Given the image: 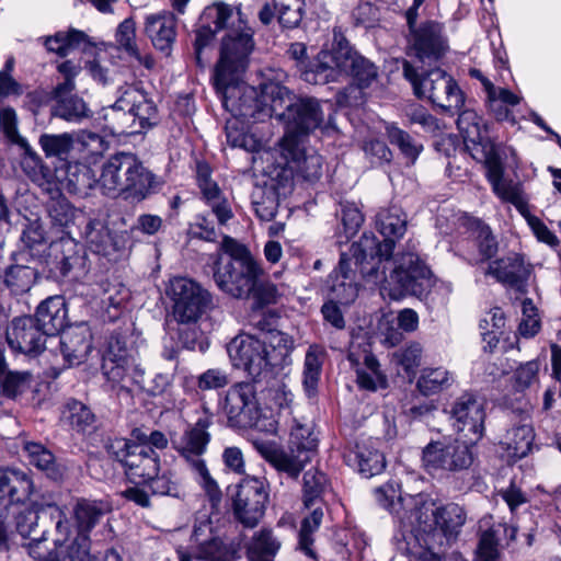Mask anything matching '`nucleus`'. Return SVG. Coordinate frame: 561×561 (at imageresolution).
Here are the masks:
<instances>
[{
	"label": "nucleus",
	"instance_id": "nucleus-1",
	"mask_svg": "<svg viewBox=\"0 0 561 561\" xmlns=\"http://www.w3.org/2000/svg\"><path fill=\"white\" fill-rule=\"evenodd\" d=\"M376 226L385 237L380 242L373 233H364L352 244L347 259L359 270L369 284L379 286L381 293L398 300L405 295L426 296L434 279L430 268L412 252L402 253L393 261L391 254L397 239L407 230V216L399 207L378 213Z\"/></svg>",
	"mask_w": 561,
	"mask_h": 561
},
{
	"label": "nucleus",
	"instance_id": "nucleus-2",
	"mask_svg": "<svg viewBox=\"0 0 561 561\" xmlns=\"http://www.w3.org/2000/svg\"><path fill=\"white\" fill-rule=\"evenodd\" d=\"M376 499L397 515L400 528L424 536L425 545L442 546L443 539L455 538L466 522L465 511L458 504L436 506L422 494L402 496L392 483L378 488Z\"/></svg>",
	"mask_w": 561,
	"mask_h": 561
},
{
	"label": "nucleus",
	"instance_id": "nucleus-3",
	"mask_svg": "<svg viewBox=\"0 0 561 561\" xmlns=\"http://www.w3.org/2000/svg\"><path fill=\"white\" fill-rule=\"evenodd\" d=\"M226 30L222 38L220 58L215 69L214 80L226 82L228 76L236 80L243 75L249 61V55L253 49L252 32L247 26L239 9L218 2L207 7L201 19V25L196 31L195 55L198 64H202V49L209 44L214 35Z\"/></svg>",
	"mask_w": 561,
	"mask_h": 561
},
{
	"label": "nucleus",
	"instance_id": "nucleus-4",
	"mask_svg": "<svg viewBox=\"0 0 561 561\" xmlns=\"http://www.w3.org/2000/svg\"><path fill=\"white\" fill-rule=\"evenodd\" d=\"M236 122L226 125L227 140L232 147L256 152L253 157L254 168L278 185H285L295 176L306 181H314L322 173V157L313 149L305 148L302 141L290 135L283 137L278 147L273 150L260 151L261 144L247 133L239 130Z\"/></svg>",
	"mask_w": 561,
	"mask_h": 561
},
{
	"label": "nucleus",
	"instance_id": "nucleus-5",
	"mask_svg": "<svg viewBox=\"0 0 561 561\" xmlns=\"http://www.w3.org/2000/svg\"><path fill=\"white\" fill-rule=\"evenodd\" d=\"M293 350V337L277 330L262 331L259 335L239 334L227 346L232 365L252 378L288 364Z\"/></svg>",
	"mask_w": 561,
	"mask_h": 561
},
{
	"label": "nucleus",
	"instance_id": "nucleus-6",
	"mask_svg": "<svg viewBox=\"0 0 561 561\" xmlns=\"http://www.w3.org/2000/svg\"><path fill=\"white\" fill-rule=\"evenodd\" d=\"M336 47L321 50L314 64L301 72L306 82L325 84L352 77L359 88H366L377 78V68L365 57L353 50L343 37L334 34Z\"/></svg>",
	"mask_w": 561,
	"mask_h": 561
},
{
	"label": "nucleus",
	"instance_id": "nucleus-7",
	"mask_svg": "<svg viewBox=\"0 0 561 561\" xmlns=\"http://www.w3.org/2000/svg\"><path fill=\"white\" fill-rule=\"evenodd\" d=\"M99 187L104 195L142 201L157 192L162 182L130 153H118L111 157L103 165L98 179Z\"/></svg>",
	"mask_w": 561,
	"mask_h": 561
},
{
	"label": "nucleus",
	"instance_id": "nucleus-8",
	"mask_svg": "<svg viewBox=\"0 0 561 561\" xmlns=\"http://www.w3.org/2000/svg\"><path fill=\"white\" fill-rule=\"evenodd\" d=\"M221 249L228 259H220L215 270L214 279L217 286L233 298L248 299L257 277L264 276L261 262L245 245L228 236L224 237Z\"/></svg>",
	"mask_w": 561,
	"mask_h": 561
},
{
	"label": "nucleus",
	"instance_id": "nucleus-9",
	"mask_svg": "<svg viewBox=\"0 0 561 561\" xmlns=\"http://www.w3.org/2000/svg\"><path fill=\"white\" fill-rule=\"evenodd\" d=\"M105 121L114 134H135L159 122V111L149 94L137 84L117 90L114 104L105 110Z\"/></svg>",
	"mask_w": 561,
	"mask_h": 561
},
{
	"label": "nucleus",
	"instance_id": "nucleus-10",
	"mask_svg": "<svg viewBox=\"0 0 561 561\" xmlns=\"http://www.w3.org/2000/svg\"><path fill=\"white\" fill-rule=\"evenodd\" d=\"M318 438L312 426L294 421L289 432L287 449L275 442L256 440L257 453L278 472L297 479L317 451Z\"/></svg>",
	"mask_w": 561,
	"mask_h": 561
},
{
	"label": "nucleus",
	"instance_id": "nucleus-11",
	"mask_svg": "<svg viewBox=\"0 0 561 561\" xmlns=\"http://www.w3.org/2000/svg\"><path fill=\"white\" fill-rule=\"evenodd\" d=\"M102 373L113 388L128 391L130 385L144 387L145 369L128 336L117 333L108 337L102 354Z\"/></svg>",
	"mask_w": 561,
	"mask_h": 561
},
{
	"label": "nucleus",
	"instance_id": "nucleus-12",
	"mask_svg": "<svg viewBox=\"0 0 561 561\" xmlns=\"http://www.w3.org/2000/svg\"><path fill=\"white\" fill-rule=\"evenodd\" d=\"M210 424V417H199L182 435L173 437L172 445L190 463L197 482L211 502H216L220 500L221 491L215 479L210 476L205 460L202 458L210 440V434L207 431Z\"/></svg>",
	"mask_w": 561,
	"mask_h": 561
},
{
	"label": "nucleus",
	"instance_id": "nucleus-13",
	"mask_svg": "<svg viewBox=\"0 0 561 561\" xmlns=\"http://www.w3.org/2000/svg\"><path fill=\"white\" fill-rule=\"evenodd\" d=\"M404 78L412 84L414 94L427 98L433 104L447 110L459 111L465 102L463 93L457 82L439 68L419 70L404 60Z\"/></svg>",
	"mask_w": 561,
	"mask_h": 561
},
{
	"label": "nucleus",
	"instance_id": "nucleus-14",
	"mask_svg": "<svg viewBox=\"0 0 561 561\" xmlns=\"http://www.w3.org/2000/svg\"><path fill=\"white\" fill-rule=\"evenodd\" d=\"M352 260L347 254H342L339 266L329 275L327 288L330 299L324 302L321 312L325 322L333 328L342 330L345 327V320L339 306L353 302L358 295V283L356 282V272L354 271Z\"/></svg>",
	"mask_w": 561,
	"mask_h": 561
},
{
	"label": "nucleus",
	"instance_id": "nucleus-15",
	"mask_svg": "<svg viewBox=\"0 0 561 561\" xmlns=\"http://www.w3.org/2000/svg\"><path fill=\"white\" fill-rule=\"evenodd\" d=\"M169 296L173 302V317L183 324L196 323L215 307L213 295L199 283L187 277L172 278Z\"/></svg>",
	"mask_w": 561,
	"mask_h": 561
},
{
	"label": "nucleus",
	"instance_id": "nucleus-16",
	"mask_svg": "<svg viewBox=\"0 0 561 561\" xmlns=\"http://www.w3.org/2000/svg\"><path fill=\"white\" fill-rule=\"evenodd\" d=\"M469 444L459 439L432 440L423 448L422 465L431 474L466 470L473 462Z\"/></svg>",
	"mask_w": 561,
	"mask_h": 561
},
{
	"label": "nucleus",
	"instance_id": "nucleus-17",
	"mask_svg": "<svg viewBox=\"0 0 561 561\" xmlns=\"http://www.w3.org/2000/svg\"><path fill=\"white\" fill-rule=\"evenodd\" d=\"M106 513L101 502L78 500L72 507L71 522L77 531L76 537L67 545L70 561H94L90 554V533Z\"/></svg>",
	"mask_w": 561,
	"mask_h": 561
},
{
	"label": "nucleus",
	"instance_id": "nucleus-18",
	"mask_svg": "<svg viewBox=\"0 0 561 561\" xmlns=\"http://www.w3.org/2000/svg\"><path fill=\"white\" fill-rule=\"evenodd\" d=\"M107 453L123 465L130 479L146 481L159 472V455L148 446L134 445L126 438H116L107 445Z\"/></svg>",
	"mask_w": 561,
	"mask_h": 561
},
{
	"label": "nucleus",
	"instance_id": "nucleus-19",
	"mask_svg": "<svg viewBox=\"0 0 561 561\" xmlns=\"http://www.w3.org/2000/svg\"><path fill=\"white\" fill-rule=\"evenodd\" d=\"M221 410L231 426H252L260 412L255 386L248 381L231 386L221 402Z\"/></svg>",
	"mask_w": 561,
	"mask_h": 561
},
{
	"label": "nucleus",
	"instance_id": "nucleus-20",
	"mask_svg": "<svg viewBox=\"0 0 561 561\" xmlns=\"http://www.w3.org/2000/svg\"><path fill=\"white\" fill-rule=\"evenodd\" d=\"M267 492L262 479L244 478L238 486L233 501L236 517L245 526L254 527L263 516Z\"/></svg>",
	"mask_w": 561,
	"mask_h": 561
},
{
	"label": "nucleus",
	"instance_id": "nucleus-21",
	"mask_svg": "<svg viewBox=\"0 0 561 561\" xmlns=\"http://www.w3.org/2000/svg\"><path fill=\"white\" fill-rule=\"evenodd\" d=\"M214 84L221 98L224 107L233 117L248 118L255 116L259 107L257 91L243 82L242 75H239L236 80L233 76H228L226 82L222 83L214 80Z\"/></svg>",
	"mask_w": 561,
	"mask_h": 561
},
{
	"label": "nucleus",
	"instance_id": "nucleus-22",
	"mask_svg": "<svg viewBox=\"0 0 561 561\" xmlns=\"http://www.w3.org/2000/svg\"><path fill=\"white\" fill-rule=\"evenodd\" d=\"M454 427L465 433L470 444L477 443L483 435L484 404L472 393L461 394L451 408Z\"/></svg>",
	"mask_w": 561,
	"mask_h": 561
},
{
	"label": "nucleus",
	"instance_id": "nucleus-23",
	"mask_svg": "<svg viewBox=\"0 0 561 561\" xmlns=\"http://www.w3.org/2000/svg\"><path fill=\"white\" fill-rule=\"evenodd\" d=\"M324 114L321 104L312 98L298 99L289 107L282 119L285 123V135L302 141V136L319 128L323 123Z\"/></svg>",
	"mask_w": 561,
	"mask_h": 561
},
{
	"label": "nucleus",
	"instance_id": "nucleus-24",
	"mask_svg": "<svg viewBox=\"0 0 561 561\" xmlns=\"http://www.w3.org/2000/svg\"><path fill=\"white\" fill-rule=\"evenodd\" d=\"M409 45L420 62L431 66L446 51L447 43L443 35V26L433 21L422 23L409 34Z\"/></svg>",
	"mask_w": 561,
	"mask_h": 561
},
{
	"label": "nucleus",
	"instance_id": "nucleus-25",
	"mask_svg": "<svg viewBox=\"0 0 561 561\" xmlns=\"http://www.w3.org/2000/svg\"><path fill=\"white\" fill-rule=\"evenodd\" d=\"M46 336L32 317L16 318L7 329L9 346L26 355L39 354L45 347Z\"/></svg>",
	"mask_w": 561,
	"mask_h": 561
},
{
	"label": "nucleus",
	"instance_id": "nucleus-26",
	"mask_svg": "<svg viewBox=\"0 0 561 561\" xmlns=\"http://www.w3.org/2000/svg\"><path fill=\"white\" fill-rule=\"evenodd\" d=\"M530 272V266L525 263L522 255L510 253L492 261L485 274L519 293H525Z\"/></svg>",
	"mask_w": 561,
	"mask_h": 561
},
{
	"label": "nucleus",
	"instance_id": "nucleus-27",
	"mask_svg": "<svg viewBox=\"0 0 561 561\" xmlns=\"http://www.w3.org/2000/svg\"><path fill=\"white\" fill-rule=\"evenodd\" d=\"M64 366L71 367L84 362L92 350V333L84 322L70 325L59 336Z\"/></svg>",
	"mask_w": 561,
	"mask_h": 561
},
{
	"label": "nucleus",
	"instance_id": "nucleus-28",
	"mask_svg": "<svg viewBox=\"0 0 561 561\" xmlns=\"http://www.w3.org/2000/svg\"><path fill=\"white\" fill-rule=\"evenodd\" d=\"M347 463L356 467L365 478L380 473L386 466L385 457L379 451V442L367 438L357 442L354 449L345 455Z\"/></svg>",
	"mask_w": 561,
	"mask_h": 561
},
{
	"label": "nucleus",
	"instance_id": "nucleus-29",
	"mask_svg": "<svg viewBox=\"0 0 561 561\" xmlns=\"http://www.w3.org/2000/svg\"><path fill=\"white\" fill-rule=\"evenodd\" d=\"M305 0H273L265 3L259 12L263 24H270L277 15L279 24L285 28L297 27L304 16Z\"/></svg>",
	"mask_w": 561,
	"mask_h": 561
},
{
	"label": "nucleus",
	"instance_id": "nucleus-30",
	"mask_svg": "<svg viewBox=\"0 0 561 561\" xmlns=\"http://www.w3.org/2000/svg\"><path fill=\"white\" fill-rule=\"evenodd\" d=\"M145 33L157 49L168 51L176 36L175 16L171 12L147 15Z\"/></svg>",
	"mask_w": 561,
	"mask_h": 561
},
{
	"label": "nucleus",
	"instance_id": "nucleus-31",
	"mask_svg": "<svg viewBox=\"0 0 561 561\" xmlns=\"http://www.w3.org/2000/svg\"><path fill=\"white\" fill-rule=\"evenodd\" d=\"M33 482L28 474L18 469L0 468V500L8 497V503H20L30 497Z\"/></svg>",
	"mask_w": 561,
	"mask_h": 561
},
{
	"label": "nucleus",
	"instance_id": "nucleus-32",
	"mask_svg": "<svg viewBox=\"0 0 561 561\" xmlns=\"http://www.w3.org/2000/svg\"><path fill=\"white\" fill-rule=\"evenodd\" d=\"M66 319V304L60 296L49 297L37 307L35 321L47 336L64 330Z\"/></svg>",
	"mask_w": 561,
	"mask_h": 561
},
{
	"label": "nucleus",
	"instance_id": "nucleus-33",
	"mask_svg": "<svg viewBox=\"0 0 561 561\" xmlns=\"http://www.w3.org/2000/svg\"><path fill=\"white\" fill-rule=\"evenodd\" d=\"M424 536L400 528L394 535L398 551L409 557L410 561H443L438 553L434 552L437 546L423 542Z\"/></svg>",
	"mask_w": 561,
	"mask_h": 561
},
{
	"label": "nucleus",
	"instance_id": "nucleus-34",
	"mask_svg": "<svg viewBox=\"0 0 561 561\" xmlns=\"http://www.w3.org/2000/svg\"><path fill=\"white\" fill-rule=\"evenodd\" d=\"M517 528L515 526H507L497 524L485 530L480 538L476 561H497L499 550L497 546L504 539L507 541L514 540L516 537Z\"/></svg>",
	"mask_w": 561,
	"mask_h": 561
},
{
	"label": "nucleus",
	"instance_id": "nucleus-35",
	"mask_svg": "<svg viewBox=\"0 0 561 561\" xmlns=\"http://www.w3.org/2000/svg\"><path fill=\"white\" fill-rule=\"evenodd\" d=\"M534 438L533 426L529 423H523L508 430L501 445L507 451V457L520 459L530 451Z\"/></svg>",
	"mask_w": 561,
	"mask_h": 561
},
{
	"label": "nucleus",
	"instance_id": "nucleus-36",
	"mask_svg": "<svg viewBox=\"0 0 561 561\" xmlns=\"http://www.w3.org/2000/svg\"><path fill=\"white\" fill-rule=\"evenodd\" d=\"M179 561H234V552L220 539L214 538L201 543L193 554L178 549Z\"/></svg>",
	"mask_w": 561,
	"mask_h": 561
},
{
	"label": "nucleus",
	"instance_id": "nucleus-37",
	"mask_svg": "<svg viewBox=\"0 0 561 561\" xmlns=\"http://www.w3.org/2000/svg\"><path fill=\"white\" fill-rule=\"evenodd\" d=\"M523 98L506 88L493 87L485 94L488 110L497 121H511L515 123L510 107L516 106L522 102Z\"/></svg>",
	"mask_w": 561,
	"mask_h": 561
},
{
	"label": "nucleus",
	"instance_id": "nucleus-38",
	"mask_svg": "<svg viewBox=\"0 0 561 561\" xmlns=\"http://www.w3.org/2000/svg\"><path fill=\"white\" fill-rule=\"evenodd\" d=\"M67 182L76 191L91 190L99 186L92 170L87 164L69 163L64 168L56 170L55 188L58 183Z\"/></svg>",
	"mask_w": 561,
	"mask_h": 561
},
{
	"label": "nucleus",
	"instance_id": "nucleus-39",
	"mask_svg": "<svg viewBox=\"0 0 561 561\" xmlns=\"http://www.w3.org/2000/svg\"><path fill=\"white\" fill-rule=\"evenodd\" d=\"M455 381L454 374L445 367H424L416 381L423 396H433L447 390Z\"/></svg>",
	"mask_w": 561,
	"mask_h": 561
},
{
	"label": "nucleus",
	"instance_id": "nucleus-40",
	"mask_svg": "<svg viewBox=\"0 0 561 561\" xmlns=\"http://www.w3.org/2000/svg\"><path fill=\"white\" fill-rule=\"evenodd\" d=\"M21 167L30 180L43 190L50 192L55 188L56 171L53 172L44 165L35 151L28 148L25 150Z\"/></svg>",
	"mask_w": 561,
	"mask_h": 561
},
{
	"label": "nucleus",
	"instance_id": "nucleus-41",
	"mask_svg": "<svg viewBox=\"0 0 561 561\" xmlns=\"http://www.w3.org/2000/svg\"><path fill=\"white\" fill-rule=\"evenodd\" d=\"M457 126L468 148L470 145L476 148L489 141L482 117L472 110H465L459 114Z\"/></svg>",
	"mask_w": 561,
	"mask_h": 561
},
{
	"label": "nucleus",
	"instance_id": "nucleus-42",
	"mask_svg": "<svg viewBox=\"0 0 561 561\" xmlns=\"http://www.w3.org/2000/svg\"><path fill=\"white\" fill-rule=\"evenodd\" d=\"M280 546L271 529H261L253 535L248 546V558L250 561H274Z\"/></svg>",
	"mask_w": 561,
	"mask_h": 561
},
{
	"label": "nucleus",
	"instance_id": "nucleus-43",
	"mask_svg": "<svg viewBox=\"0 0 561 561\" xmlns=\"http://www.w3.org/2000/svg\"><path fill=\"white\" fill-rule=\"evenodd\" d=\"M38 142L47 158H57L62 163V168L70 163L69 157L75 145L72 134H43Z\"/></svg>",
	"mask_w": 561,
	"mask_h": 561
},
{
	"label": "nucleus",
	"instance_id": "nucleus-44",
	"mask_svg": "<svg viewBox=\"0 0 561 561\" xmlns=\"http://www.w3.org/2000/svg\"><path fill=\"white\" fill-rule=\"evenodd\" d=\"M31 465L35 466L54 480H58L64 474V468L56 463L55 457L50 450L39 443L27 442L24 445Z\"/></svg>",
	"mask_w": 561,
	"mask_h": 561
},
{
	"label": "nucleus",
	"instance_id": "nucleus-45",
	"mask_svg": "<svg viewBox=\"0 0 561 561\" xmlns=\"http://www.w3.org/2000/svg\"><path fill=\"white\" fill-rule=\"evenodd\" d=\"M262 96L264 102L270 101L271 116H275L279 121L284 118L289 107L295 104L293 93L277 82L265 83L262 89Z\"/></svg>",
	"mask_w": 561,
	"mask_h": 561
},
{
	"label": "nucleus",
	"instance_id": "nucleus-46",
	"mask_svg": "<svg viewBox=\"0 0 561 561\" xmlns=\"http://www.w3.org/2000/svg\"><path fill=\"white\" fill-rule=\"evenodd\" d=\"M88 44V36L78 30L57 32L54 36L45 37L44 45L49 51L59 56H67L72 49L83 48Z\"/></svg>",
	"mask_w": 561,
	"mask_h": 561
},
{
	"label": "nucleus",
	"instance_id": "nucleus-47",
	"mask_svg": "<svg viewBox=\"0 0 561 561\" xmlns=\"http://www.w3.org/2000/svg\"><path fill=\"white\" fill-rule=\"evenodd\" d=\"M386 133L390 144L397 146L404 158L413 164L423 151V145L394 124H388Z\"/></svg>",
	"mask_w": 561,
	"mask_h": 561
},
{
	"label": "nucleus",
	"instance_id": "nucleus-48",
	"mask_svg": "<svg viewBox=\"0 0 561 561\" xmlns=\"http://www.w3.org/2000/svg\"><path fill=\"white\" fill-rule=\"evenodd\" d=\"M322 518V508L316 507L310 515L306 516L301 522L298 536V549L311 559H316L317 557L313 550V534L319 529Z\"/></svg>",
	"mask_w": 561,
	"mask_h": 561
},
{
	"label": "nucleus",
	"instance_id": "nucleus-49",
	"mask_svg": "<svg viewBox=\"0 0 561 561\" xmlns=\"http://www.w3.org/2000/svg\"><path fill=\"white\" fill-rule=\"evenodd\" d=\"M322 353L318 346H310L304 365V387L309 397L316 393L322 367Z\"/></svg>",
	"mask_w": 561,
	"mask_h": 561
},
{
	"label": "nucleus",
	"instance_id": "nucleus-50",
	"mask_svg": "<svg viewBox=\"0 0 561 561\" xmlns=\"http://www.w3.org/2000/svg\"><path fill=\"white\" fill-rule=\"evenodd\" d=\"M472 233L478 248L480 262L488 261L497 252V241L490 227L480 220L472 222Z\"/></svg>",
	"mask_w": 561,
	"mask_h": 561
},
{
	"label": "nucleus",
	"instance_id": "nucleus-51",
	"mask_svg": "<svg viewBox=\"0 0 561 561\" xmlns=\"http://www.w3.org/2000/svg\"><path fill=\"white\" fill-rule=\"evenodd\" d=\"M505 314L501 308L494 307L486 311L480 320L479 328L484 341L491 346L499 342V336L502 334V329L505 325Z\"/></svg>",
	"mask_w": 561,
	"mask_h": 561
},
{
	"label": "nucleus",
	"instance_id": "nucleus-52",
	"mask_svg": "<svg viewBox=\"0 0 561 561\" xmlns=\"http://www.w3.org/2000/svg\"><path fill=\"white\" fill-rule=\"evenodd\" d=\"M89 248L95 253H105L111 244V233L105 224L100 219H90L83 231Z\"/></svg>",
	"mask_w": 561,
	"mask_h": 561
},
{
	"label": "nucleus",
	"instance_id": "nucleus-53",
	"mask_svg": "<svg viewBox=\"0 0 561 561\" xmlns=\"http://www.w3.org/2000/svg\"><path fill=\"white\" fill-rule=\"evenodd\" d=\"M54 115L67 122L78 123L90 116V110L82 99L70 96L57 102Z\"/></svg>",
	"mask_w": 561,
	"mask_h": 561
},
{
	"label": "nucleus",
	"instance_id": "nucleus-54",
	"mask_svg": "<svg viewBox=\"0 0 561 561\" xmlns=\"http://www.w3.org/2000/svg\"><path fill=\"white\" fill-rule=\"evenodd\" d=\"M61 419L78 431H84L94 422V415L91 410L77 400L67 402L62 410Z\"/></svg>",
	"mask_w": 561,
	"mask_h": 561
},
{
	"label": "nucleus",
	"instance_id": "nucleus-55",
	"mask_svg": "<svg viewBox=\"0 0 561 561\" xmlns=\"http://www.w3.org/2000/svg\"><path fill=\"white\" fill-rule=\"evenodd\" d=\"M35 270L25 265L11 266L4 282L14 294H22L31 289L35 282Z\"/></svg>",
	"mask_w": 561,
	"mask_h": 561
},
{
	"label": "nucleus",
	"instance_id": "nucleus-56",
	"mask_svg": "<svg viewBox=\"0 0 561 561\" xmlns=\"http://www.w3.org/2000/svg\"><path fill=\"white\" fill-rule=\"evenodd\" d=\"M27 549L34 561H70L67 546L58 543L56 549H48L43 537L32 538Z\"/></svg>",
	"mask_w": 561,
	"mask_h": 561
},
{
	"label": "nucleus",
	"instance_id": "nucleus-57",
	"mask_svg": "<svg viewBox=\"0 0 561 561\" xmlns=\"http://www.w3.org/2000/svg\"><path fill=\"white\" fill-rule=\"evenodd\" d=\"M327 485L324 473L310 469L304 474V504L307 508L311 507L320 500V496Z\"/></svg>",
	"mask_w": 561,
	"mask_h": 561
},
{
	"label": "nucleus",
	"instance_id": "nucleus-58",
	"mask_svg": "<svg viewBox=\"0 0 561 561\" xmlns=\"http://www.w3.org/2000/svg\"><path fill=\"white\" fill-rule=\"evenodd\" d=\"M256 216L264 221L272 220L277 211V198L273 190H266V185L253 193L252 202Z\"/></svg>",
	"mask_w": 561,
	"mask_h": 561
},
{
	"label": "nucleus",
	"instance_id": "nucleus-59",
	"mask_svg": "<svg viewBox=\"0 0 561 561\" xmlns=\"http://www.w3.org/2000/svg\"><path fill=\"white\" fill-rule=\"evenodd\" d=\"M100 300L103 307L110 309L121 308L129 298V290L118 282H103L100 284Z\"/></svg>",
	"mask_w": 561,
	"mask_h": 561
},
{
	"label": "nucleus",
	"instance_id": "nucleus-60",
	"mask_svg": "<svg viewBox=\"0 0 561 561\" xmlns=\"http://www.w3.org/2000/svg\"><path fill=\"white\" fill-rule=\"evenodd\" d=\"M494 194L504 202H508L522 210L525 207V199L520 185L503 176L491 184Z\"/></svg>",
	"mask_w": 561,
	"mask_h": 561
},
{
	"label": "nucleus",
	"instance_id": "nucleus-61",
	"mask_svg": "<svg viewBox=\"0 0 561 561\" xmlns=\"http://www.w3.org/2000/svg\"><path fill=\"white\" fill-rule=\"evenodd\" d=\"M494 194L504 202H508L522 210L525 207V199L520 185L503 176L491 184Z\"/></svg>",
	"mask_w": 561,
	"mask_h": 561
},
{
	"label": "nucleus",
	"instance_id": "nucleus-62",
	"mask_svg": "<svg viewBox=\"0 0 561 561\" xmlns=\"http://www.w3.org/2000/svg\"><path fill=\"white\" fill-rule=\"evenodd\" d=\"M115 41L128 55L140 59L136 44V24L133 19H125L119 23L115 33Z\"/></svg>",
	"mask_w": 561,
	"mask_h": 561
},
{
	"label": "nucleus",
	"instance_id": "nucleus-63",
	"mask_svg": "<svg viewBox=\"0 0 561 561\" xmlns=\"http://www.w3.org/2000/svg\"><path fill=\"white\" fill-rule=\"evenodd\" d=\"M51 222L58 227H68L77 217L76 208L65 197L53 199L48 205Z\"/></svg>",
	"mask_w": 561,
	"mask_h": 561
},
{
	"label": "nucleus",
	"instance_id": "nucleus-64",
	"mask_svg": "<svg viewBox=\"0 0 561 561\" xmlns=\"http://www.w3.org/2000/svg\"><path fill=\"white\" fill-rule=\"evenodd\" d=\"M365 369L357 370V383L366 390H376L378 386L383 383V377L379 371L378 360L371 356H365Z\"/></svg>",
	"mask_w": 561,
	"mask_h": 561
}]
</instances>
